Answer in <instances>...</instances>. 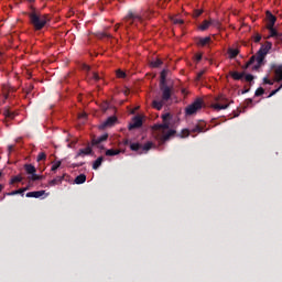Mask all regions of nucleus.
<instances>
[{"instance_id": "nucleus-1", "label": "nucleus", "mask_w": 282, "mask_h": 282, "mask_svg": "<svg viewBox=\"0 0 282 282\" xmlns=\"http://www.w3.org/2000/svg\"><path fill=\"white\" fill-rule=\"evenodd\" d=\"M162 120L163 123H156L153 126V131H156L159 133V140L162 142H169L173 135H175L176 131L175 130H170L171 129V113L166 112L162 115Z\"/></svg>"}, {"instance_id": "nucleus-2", "label": "nucleus", "mask_w": 282, "mask_h": 282, "mask_svg": "<svg viewBox=\"0 0 282 282\" xmlns=\"http://www.w3.org/2000/svg\"><path fill=\"white\" fill-rule=\"evenodd\" d=\"M30 10L31 12L28 13L30 23L36 32H40V30H43V28L47 25V14L41 13V11L32 6L30 7Z\"/></svg>"}, {"instance_id": "nucleus-3", "label": "nucleus", "mask_w": 282, "mask_h": 282, "mask_svg": "<svg viewBox=\"0 0 282 282\" xmlns=\"http://www.w3.org/2000/svg\"><path fill=\"white\" fill-rule=\"evenodd\" d=\"M123 144H124V147L130 144V149L132 151H134L135 153H138L139 155H142V153H149V151H151V149H153V142H151V141H149L144 145H142L141 143H138V142L131 143L129 141V139H126V140H123Z\"/></svg>"}, {"instance_id": "nucleus-4", "label": "nucleus", "mask_w": 282, "mask_h": 282, "mask_svg": "<svg viewBox=\"0 0 282 282\" xmlns=\"http://www.w3.org/2000/svg\"><path fill=\"white\" fill-rule=\"evenodd\" d=\"M208 129H206V123L200 122L197 123L194 128L192 129H183L177 135V138H188L191 133H206Z\"/></svg>"}, {"instance_id": "nucleus-5", "label": "nucleus", "mask_w": 282, "mask_h": 282, "mask_svg": "<svg viewBox=\"0 0 282 282\" xmlns=\"http://www.w3.org/2000/svg\"><path fill=\"white\" fill-rule=\"evenodd\" d=\"M144 18L149 19L147 14H140V13H134L133 11H129L128 14L124 18L126 23H129L132 25V23H135L138 21L139 23H144Z\"/></svg>"}, {"instance_id": "nucleus-6", "label": "nucleus", "mask_w": 282, "mask_h": 282, "mask_svg": "<svg viewBox=\"0 0 282 282\" xmlns=\"http://www.w3.org/2000/svg\"><path fill=\"white\" fill-rule=\"evenodd\" d=\"M204 107V100L200 98L196 99L193 104L188 105L185 108L186 116H195L196 112L199 111Z\"/></svg>"}, {"instance_id": "nucleus-7", "label": "nucleus", "mask_w": 282, "mask_h": 282, "mask_svg": "<svg viewBox=\"0 0 282 282\" xmlns=\"http://www.w3.org/2000/svg\"><path fill=\"white\" fill-rule=\"evenodd\" d=\"M272 50V42H265L264 44L261 45L259 48L256 57H258V62L263 63L265 61V56H268V52Z\"/></svg>"}, {"instance_id": "nucleus-8", "label": "nucleus", "mask_w": 282, "mask_h": 282, "mask_svg": "<svg viewBox=\"0 0 282 282\" xmlns=\"http://www.w3.org/2000/svg\"><path fill=\"white\" fill-rule=\"evenodd\" d=\"M217 104L212 105V109H215L216 111H221L223 109H228L230 107V104H228V98L224 95H219L215 98Z\"/></svg>"}, {"instance_id": "nucleus-9", "label": "nucleus", "mask_w": 282, "mask_h": 282, "mask_svg": "<svg viewBox=\"0 0 282 282\" xmlns=\"http://www.w3.org/2000/svg\"><path fill=\"white\" fill-rule=\"evenodd\" d=\"M160 90L162 93L161 99L165 102H169L173 96V88H171L167 84H163L160 85Z\"/></svg>"}, {"instance_id": "nucleus-10", "label": "nucleus", "mask_w": 282, "mask_h": 282, "mask_svg": "<svg viewBox=\"0 0 282 282\" xmlns=\"http://www.w3.org/2000/svg\"><path fill=\"white\" fill-rule=\"evenodd\" d=\"M109 139V134L105 133L98 138L94 137L91 139V147H98V149H104L102 145H100L101 142H107V140Z\"/></svg>"}, {"instance_id": "nucleus-11", "label": "nucleus", "mask_w": 282, "mask_h": 282, "mask_svg": "<svg viewBox=\"0 0 282 282\" xmlns=\"http://www.w3.org/2000/svg\"><path fill=\"white\" fill-rule=\"evenodd\" d=\"M257 61V65H254V62ZM250 65H254L252 67L253 70L260 69L261 65H263V62L259 61V57H257L256 55H252L250 57V59L247 62V64L245 65L243 69H248V67H250Z\"/></svg>"}, {"instance_id": "nucleus-12", "label": "nucleus", "mask_w": 282, "mask_h": 282, "mask_svg": "<svg viewBox=\"0 0 282 282\" xmlns=\"http://www.w3.org/2000/svg\"><path fill=\"white\" fill-rule=\"evenodd\" d=\"M142 127V117L137 116L132 119V122L129 123L128 129L129 131H133V129H140Z\"/></svg>"}, {"instance_id": "nucleus-13", "label": "nucleus", "mask_w": 282, "mask_h": 282, "mask_svg": "<svg viewBox=\"0 0 282 282\" xmlns=\"http://www.w3.org/2000/svg\"><path fill=\"white\" fill-rule=\"evenodd\" d=\"M94 153V150L91 149V145H88L85 149H80L77 154L75 155V160H78V158H85V155H91Z\"/></svg>"}, {"instance_id": "nucleus-14", "label": "nucleus", "mask_w": 282, "mask_h": 282, "mask_svg": "<svg viewBox=\"0 0 282 282\" xmlns=\"http://www.w3.org/2000/svg\"><path fill=\"white\" fill-rule=\"evenodd\" d=\"M272 69H274L275 83H282V65H274Z\"/></svg>"}, {"instance_id": "nucleus-15", "label": "nucleus", "mask_w": 282, "mask_h": 282, "mask_svg": "<svg viewBox=\"0 0 282 282\" xmlns=\"http://www.w3.org/2000/svg\"><path fill=\"white\" fill-rule=\"evenodd\" d=\"M116 122H118V118L117 117H109L101 126L100 129H107V127H113V124H116Z\"/></svg>"}, {"instance_id": "nucleus-16", "label": "nucleus", "mask_w": 282, "mask_h": 282, "mask_svg": "<svg viewBox=\"0 0 282 282\" xmlns=\"http://www.w3.org/2000/svg\"><path fill=\"white\" fill-rule=\"evenodd\" d=\"M267 28H274L275 23H276V18L274 17V14H272V12L267 11Z\"/></svg>"}, {"instance_id": "nucleus-17", "label": "nucleus", "mask_w": 282, "mask_h": 282, "mask_svg": "<svg viewBox=\"0 0 282 282\" xmlns=\"http://www.w3.org/2000/svg\"><path fill=\"white\" fill-rule=\"evenodd\" d=\"M3 116H4V122H10V120H14V118H17V113H14L13 111H10V109H6L3 111Z\"/></svg>"}, {"instance_id": "nucleus-18", "label": "nucleus", "mask_w": 282, "mask_h": 282, "mask_svg": "<svg viewBox=\"0 0 282 282\" xmlns=\"http://www.w3.org/2000/svg\"><path fill=\"white\" fill-rule=\"evenodd\" d=\"M210 36H206V37H198L196 45H198V47H206V45H208V43H210Z\"/></svg>"}, {"instance_id": "nucleus-19", "label": "nucleus", "mask_w": 282, "mask_h": 282, "mask_svg": "<svg viewBox=\"0 0 282 282\" xmlns=\"http://www.w3.org/2000/svg\"><path fill=\"white\" fill-rule=\"evenodd\" d=\"M229 76H231V78L234 80H243L245 76H246V73L242 72V73H239V72H232L230 70L229 72Z\"/></svg>"}, {"instance_id": "nucleus-20", "label": "nucleus", "mask_w": 282, "mask_h": 282, "mask_svg": "<svg viewBox=\"0 0 282 282\" xmlns=\"http://www.w3.org/2000/svg\"><path fill=\"white\" fill-rule=\"evenodd\" d=\"M164 105H166V101H164V99L152 101L153 108L156 109L158 111H162V107H164Z\"/></svg>"}, {"instance_id": "nucleus-21", "label": "nucleus", "mask_w": 282, "mask_h": 282, "mask_svg": "<svg viewBox=\"0 0 282 282\" xmlns=\"http://www.w3.org/2000/svg\"><path fill=\"white\" fill-rule=\"evenodd\" d=\"M43 195H45V191L43 189L26 193V197H34L35 199H39V197H43Z\"/></svg>"}, {"instance_id": "nucleus-22", "label": "nucleus", "mask_w": 282, "mask_h": 282, "mask_svg": "<svg viewBox=\"0 0 282 282\" xmlns=\"http://www.w3.org/2000/svg\"><path fill=\"white\" fill-rule=\"evenodd\" d=\"M63 180H65V176H56L55 178H53L48 182V185L56 186V185L61 184L63 182Z\"/></svg>"}, {"instance_id": "nucleus-23", "label": "nucleus", "mask_w": 282, "mask_h": 282, "mask_svg": "<svg viewBox=\"0 0 282 282\" xmlns=\"http://www.w3.org/2000/svg\"><path fill=\"white\" fill-rule=\"evenodd\" d=\"M105 160V158L99 156L94 163H93V169L94 171H98V169H100V166H102V161Z\"/></svg>"}, {"instance_id": "nucleus-24", "label": "nucleus", "mask_w": 282, "mask_h": 282, "mask_svg": "<svg viewBox=\"0 0 282 282\" xmlns=\"http://www.w3.org/2000/svg\"><path fill=\"white\" fill-rule=\"evenodd\" d=\"M24 170L26 171L28 175H34V173H36V167L32 164H25Z\"/></svg>"}, {"instance_id": "nucleus-25", "label": "nucleus", "mask_w": 282, "mask_h": 282, "mask_svg": "<svg viewBox=\"0 0 282 282\" xmlns=\"http://www.w3.org/2000/svg\"><path fill=\"white\" fill-rule=\"evenodd\" d=\"M25 191H28V187L12 191L10 193H7V195H9V196L22 195V197H23V194L25 193Z\"/></svg>"}, {"instance_id": "nucleus-26", "label": "nucleus", "mask_w": 282, "mask_h": 282, "mask_svg": "<svg viewBox=\"0 0 282 282\" xmlns=\"http://www.w3.org/2000/svg\"><path fill=\"white\" fill-rule=\"evenodd\" d=\"M210 28V20H205L199 26L198 29L200 30V32H206V30H208Z\"/></svg>"}, {"instance_id": "nucleus-27", "label": "nucleus", "mask_w": 282, "mask_h": 282, "mask_svg": "<svg viewBox=\"0 0 282 282\" xmlns=\"http://www.w3.org/2000/svg\"><path fill=\"white\" fill-rule=\"evenodd\" d=\"M85 182H87V176L85 174H79L75 178V184H85Z\"/></svg>"}, {"instance_id": "nucleus-28", "label": "nucleus", "mask_w": 282, "mask_h": 282, "mask_svg": "<svg viewBox=\"0 0 282 282\" xmlns=\"http://www.w3.org/2000/svg\"><path fill=\"white\" fill-rule=\"evenodd\" d=\"M229 58H237L239 56V50L237 48H229L228 50Z\"/></svg>"}, {"instance_id": "nucleus-29", "label": "nucleus", "mask_w": 282, "mask_h": 282, "mask_svg": "<svg viewBox=\"0 0 282 282\" xmlns=\"http://www.w3.org/2000/svg\"><path fill=\"white\" fill-rule=\"evenodd\" d=\"M106 155L111 158L113 155H120V150L109 149L106 151Z\"/></svg>"}, {"instance_id": "nucleus-30", "label": "nucleus", "mask_w": 282, "mask_h": 282, "mask_svg": "<svg viewBox=\"0 0 282 282\" xmlns=\"http://www.w3.org/2000/svg\"><path fill=\"white\" fill-rule=\"evenodd\" d=\"M29 180L31 182H39V181L43 180V176L37 175L36 172H35L33 174H30Z\"/></svg>"}, {"instance_id": "nucleus-31", "label": "nucleus", "mask_w": 282, "mask_h": 282, "mask_svg": "<svg viewBox=\"0 0 282 282\" xmlns=\"http://www.w3.org/2000/svg\"><path fill=\"white\" fill-rule=\"evenodd\" d=\"M19 182H23V176L21 175L13 176L10 181V184H17Z\"/></svg>"}, {"instance_id": "nucleus-32", "label": "nucleus", "mask_w": 282, "mask_h": 282, "mask_svg": "<svg viewBox=\"0 0 282 282\" xmlns=\"http://www.w3.org/2000/svg\"><path fill=\"white\" fill-rule=\"evenodd\" d=\"M267 30H269L270 36L272 37L279 36V32L276 31V29H274V26L267 28Z\"/></svg>"}, {"instance_id": "nucleus-33", "label": "nucleus", "mask_w": 282, "mask_h": 282, "mask_svg": "<svg viewBox=\"0 0 282 282\" xmlns=\"http://www.w3.org/2000/svg\"><path fill=\"white\" fill-rule=\"evenodd\" d=\"M171 21L174 23V25H183L184 23V20L177 18H171Z\"/></svg>"}, {"instance_id": "nucleus-34", "label": "nucleus", "mask_w": 282, "mask_h": 282, "mask_svg": "<svg viewBox=\"0 0 282 282\" xmlns=\"http://www.w3.org/2000/svg\"><path fill=\"white\" fill-rule=\"evenodd\" d=\"M36 160L37 162H43V160H47V154H45V152H40Z\"/></svg>"}, {"instance_id": "nucleus-35", "label": "nucleus", "mask_w": 282, "mask_h": 282, "mask_svg": "<svg viewBox=\"0 0 282 282\" xmlns=\"http://www.w3.org/2000/svg\"><path fill=\"white\" fill-rule=\"evenodd\" d=\"M263 94H265V89H263V87H259L256 90L254 96L259 97V96H263Z\"/></svg>"}, {"instance_id": "nucleus-36", "label": "nucleus", "mask_w": 282, "mask_h": 282, "mask_svg": "<svg viewBox=\"0 0 282 282\" xmlns=\"http://www.w3.org/2000/svg\"><path fill=\"white\" fill-rule=\"evenodd\" d=\"M281 89H282V84L280 85L279 88L272 90V91L270 93V95L268 96V98H272V96H276V94H279V91H281Z\"/></svg>"}, {"instance_id": "nucleus-37", "label": "nucleus", "mask_w": 282, "mask_h": 282, "mask_svg": "<svg viewBox=\"0 0 282 282\" xmlns=\"http://www.w3.org/2000/svg\"><path fill=\"white\" fill-rule=\"evenodd\" d=\"M160 85H166V73L164 70L161 73Z\"/></svg>"}, {"instance_id": "nucleus-38", "label": "nucleus", "mask_w": 282, "mask_h": 282, "mask_svg": "<svg viewBox=\"0 0 282 282\" xmlns=\"http://www.w3.org/2000/svg\"><path fill=\"white\" fill-rule=\"evenodd\" d=\"M202 14H204V10H202V9H196V10L194 11V18H195V19L202 17Z\"/></svg>"}, {"instance_id": "nucleus-39", "label": "nucleus", "mask_w": 282, "mask_h": 282, "mask_svg": "<svg viewBox=\"0 0 282 282\" xmlns=\"http://www.w3.org/2000/svg\"><path fill=\"white\" fill-rule=\"evenodd\" d=\"M162 65V59H155L151 62V67H160Z\"/></svg>"}, {"instance_id": "nucleus-40", "label": "nucleus", "mask_w": 282, "mask_h": 282, "mask_svg": "<svg viewBox=\"0 0 282 282\" xmlns=\"http://www.w3.org/2000/svg\"><path fill=\"white\" fill-rule=\"evenodd\" d=\"M58 169H61V161L55 162L52 165L51 171H58Z\"/></svg>"}, {"instance_id": "nucleus-41", "label": "nucleus", "mask_w": 282, "mask_h": 282, "mask_svg": "<svg viewBox=\"0 0 282 282\" xmlns=\"http://www.w3.org/2000/svg\"><path fill=\"white\" fill-rule=\"evenodd\" d=\"M90 78H93L95 83H98V80H100V75H98V73H91Z\"/></svg>"}, {"instance_id": "nucleus-42", "label": "nucleus", "mask_w": 282, "mask_h": 282, "mask_svg": "<svg viewBox=\"0 0 282 282\" xmlns=\"http://www.w3.org/2000/svg\"><path fill=\"white\" fill-rule=\"evenodd\" d=\"M117 78H127V73L122 70H117Z\"/></svg>"}, {"instance_id": "nucleus-43", "label": "nucleus", "mask_w": 282, "mask_h": 282, "mask_svg": "<svg viewBox=\"0 0 282 282\" xmlns=\"http://www.w3.org/2000/svg\"><path fill=\"white\" fill-rule=\"evenodd\" d=\"M245 80L247 83H252L254 80V76H252L251 74H248L245 76Z\"/></svg>"}, {"instance_id": "nucleus-44", "label": "nucleus", "mask_w": 282, "mask_h": 282, "mask_svg": "<svg viewBox=\"0 0 282 282\" xmlns=\"http://www.w3.org/2000/svg\"><path fill=\"white\" fill-rule=\"evenodd\" d=\"M210 25H213V28H219L220 23L218 20H209Z\"/></svg>"}, {"instance_id": "nucleus-45", "label": "nucleus", "mask_w": 282, "mask_h": 282, "mask_svg": "<svg viewBox=\"0 0 282 282\" xmlns=\"http://www.w3.org/2000/svg\"><path fill=\"white\" fill-rule=\"evenodd\" d=\"M254 43H260L261 42V34L257 33L253 37Z\"/></svg>"}, {"instance_id": "nucleus-46", "label": "nucleus", "mask_w": 282, "mask_h": 282, "mask_svg": "<svg viewBox=\"0 0 282 282\" xmlns=\"http://www.w3.org/2000/svg\"><path fill=\"white\" fill-rule=\"evenodd\" d=\"M204 74H206V70H205V69L198 72L196 79H197V80H202V76H204Z\"/></svg>"}, {"instance_id": "nucleus-47", "label": "nucleus", "mask_w": 282, "mask_h": 282, "mask_svg": "<svg viewBox=\"0 0 282 282\" xmlns=\"http://www.w3.org/2000/svg\"><path fill=\"white\" fill-rule=\"evenodd\" d=\"M263 84L264 85H274V82L270 80L268 77L263 78Z\"/></svg>"}, {"instance_id": "nucleus-48", "label": "nucleus", "mask_w": 282, "mask_h": 282, "mask_svg": "<svg viewBox=\"0 0 282 282\" xmlns=\"http://www.w3.org/2000/svg\"><path fill=\"white\" fill-rule=\"evenodd\" d=\"M84 165H85V163H73L70 165V169H78V167L84 166Z\"/></svg>"}, {"instance_id": "nucleus-49", "label": "nucleus", "mask_w": 282, "mask_h": 282, "mask_svg": "<svg viewBox=\"0 0 282 282\" xmlns=\"http://www.w3.org/2000/svg\"><path fill=\"white\" fill-rule=\"evenodd\" d=\"M83 69H84L85 72H89V70L91 69V67H90L89 65H87V64H84V65H83Z\"/></svg>"}, {"instance_id": "nucleus-50", "label": "nucleus", "mask_w": 282, "mask_h": 282, "mask_svg": "<svg viewBox=\"0 0 282 282\" xmlns=\"http://www.w3.org/2000/svg\"><path fill=\"white\" fill-rule=\"evenodd\" d=\"M101 36L106 37V39H111V34L106 33V32L101 33Z\"/></svg>"}, {"instance_id": "nucleus-51", "label": "nucleus", "mask_w": 282, "mask_h": 282, "mask_svg": "<svg viewBox=\"0 0 282 282\" xmlns=\"http://www.w3.org/2000/svg\"><path fill=\"white\" fill-rule=\"evenodd\" d=\"M3 96H4V100H8V98H9V94L6 91V88H3Z\"/></svg>"}, {"instance_id": "nucleus-52", "label": "nucleus", "mask_w": 282, "mask_h": 282, "mask_svg": "<svg viewBox=\"0 0 282 282\" xmlns=\"http://www.w3.org/2000/svg\"><path fill=\"white\" fill-rule=\"evenodd\" d=\"M8 151H9V155H10V153H12L14 151V145H9Z\"/></svg>"}, {"instance_id": "nucleus-53", "label": "nucleus", "mask_w": 282, "mask_h": 282, "mask_svg": "<svg viewBox=\"0 0 282 282\" xmlns=\"http://www.w3.org/2000/svg\"><path fill=\"white\" fill-rule=\"evenodd\" d=\"M196 61H197V63H199V61H202V54L196 55Z\"/></svg>"}, {"instance_id": "nucleus-54", "label": "nucleus", "mask_w": 282, "mask_h": 282, "mask_svg": "<svg viewBox=\"0 0 282 282\" xmlns=\"http://www.w3.org/2000/svg\"><path fill=\"white\" fill-rule=\"evenodd\" d=\"M246 102H247V107H250V105H252V99H247Z\"/></svg>"}, {"instance_id": "nucleus-55", "label": "nucleus", "mask_w": 282, "mask_h": 282, "mask_svg": "<svg viewBox=\"0 0 282 282\" xmlns=\"http://www.w3.org/2000/svg\"><path fill=\"white\" fill-rule=\"evenodd\" d=\"M119 29H120V24H116L115 25V32H118Z\"/></svg>"}, {"instance_id": "nucleus-56", "label": "nucleus", "mask_w": 282, "mask_h": 282, "mask_svg": "<svg viewBox=\"0 0 282 282\" xmlns=\"http://www.w3.org/2000/svg\"><path fill=\"white\" fill-rule=\"evenodd\" d=\"M4 186L3 184H0V193L3 191Z\"/></svg>"}, {"instance_id": "nucleus-57", "label": "nucleus", "mask_w": 282, "mask_h": 282, "mask_svg": "<svg viewBox=\"0 0 282 282\" xmlns=\"http://www.w3.org/2000/svg\"><path fill=\"white\" fill-rule=\"evenodd\" d=\"M29 3H34V0H26Z\"/></svg>"}, {"instance_id": "nucleus-58", "label": "nucleus", "mask_w": 282, "mask_h": 282, "mask_svg": "<svg viewBox=\"0 0 282 282\" xmlns=\"http://www.w3.org/2000/svg\"><path fill=\"white\" fill-rule=\"evenodd\" d=\"M2 175H3V172L0 171V177H2Z\"/></svg>"}, {"instance_id": "nucleus-59", "label": "nucleus", "mask_w": 282, "mask_h": 282, "mask_svg": "<svg viewBox=\"0 0 282 282\" xmlns=\"http://www.w3.org/2000/svg\"><path fill=\"white\" fill-rule=\"evenodd\" d=\"M239 117V113L235 115V118H238Z\"/></svg>"}, {"instance_id": "nucleus-60", "label": "nucleus", "mask_w": 282, "mask_h": 282, "mask_svg": "<svg viewBox=\"0 0 282 282\" xmlns=\"http://www.w3.org/2000/svg\"><path fill=\"white\" fill-rule=\"evenodd\" d=\"M104 111H107V108H104Z\"/></svg>"}]
</instances>
